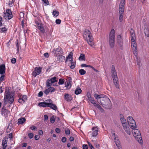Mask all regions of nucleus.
I'll use <instances>...</instances> for the list:
<instances>
[{
	"label": "nucleus",
	"mask_w": 149,
	"mask_h": 149,
	"mask_svg": "<svg viewBox=\"0 0 149 149\" xmlns=\"http://www.w3.org/2000/svg\"><path fill=\"white\" fill-rule=\"evenodd\" d=\"M94 97L97 100L98 102L103 107L108 106L110 104L111 101L105 95H99L97 93H95Z\"/></svg>",
	"instance_id": "obj_1"
},
{
	"label": "nucleus",
	"mask_w": 149,
	"mask_h": 149,
	"mask_svg": "<svg viewBox=\"0 0 149 149\" xmlns=\"http://www.w3.org/2000/svg\"><path fill=\"white\" fill-rule=\"evenodd\" d=\"M112 77L113 79V83L116 88H119V84L117 77V73L116 72L114 65H112L111 67Z\"/></svg>",
	"instance_id": "obj_2"
},
{
	"label": "nucleus",
	"mask_w": 149,
	"mask_h": 149,
	"mask_svg": "<svg viewBox=\"0 0 149 149\" xmlns=\"http://www.w3.org/2000/svg\"><path fill=\"white\" fill-rule=\"evenodd\" d=\"M92 35V34L90 31L88 30H85L84 34V37L86 38L88 43L91 46H92L94 45Z\"/></svg>",
	"instance_id": "obj_3"
},
{
	"label": "nucleus",
	"mask_w": 149,
	"mask_h": 149,
	"mask_svg": "<svg viewBox=\"0 0 149 149\" xmlns=\"http://www.w3.org/2000/svg\"><path fill=\"white\" fill-rule=\"evenodd\" d=\"M132 132L133 136H134L135 139L140 143L141 144L143 143L142 138L141 137V134L140 131L135 128L132 129Z\"/></svg>",
	"instance_id": "obj_4"
},
{
	"label": "nucleus",
	"mask_w": 149,
	"mask_h": 149,
	"mask_svg": "<svg viewBox=\"0 0 149 149\" xmlns=\"http://www.w3.org/2000/svg\"><path fill=\"white\" fill-rule=\"evenodd\" d=\"M109 42L110 47L113 48L115 45V31L113 29L111 30L109 34Z\"/></svg>",
	"instance_id": "obj_5"
},
{
	"label": "nucleus",
	"mask_w": 149,
	"mask_h": 149,
	"mask_svg": "<svg viewBox=\"0 0 149 149\" xmlns=\"http://www.w3.org/2000/svg\"><path fill=\"white\" fill-rule=\"evenodd\" d=\"M6 100L9 101L10 104L12 103L14 101L13 96L10 95L9 90L7 89L5 91L4 95V103L5 104L7 103Z\"/></svg>",
	"instance_id": "obj_6"
},
{
	"label": "nucleus",
	"mask_w": 149,
	"mask_h": 149,
	"mask_svg": "<svg viewBox=\"0 0 149 149\" xmlns=\"http://www.w3.org/2000/svg\"><path fill=\"white\" fill-rule=\"evenodd\" d=\"M127 120L129 125L131 128L133 129L136 126L135 122L132 117L129 116L127 118Z\"/></svg>",
	"instance_id": "obj_7"
},
{
	"label": "nucleus",
	"mask_w": 149,
	"mask_h": 149,
	"mask_svg": "<svg viewBox=\"0 0 149 149\" xmlns=\"http://www.w3.org/2000/svg\"><path fill=\"white\" fill-rule=\"evenodd\" d=\"M52 52L54 56H57L62 54L63 52L62 49L60 47H58L57 48L54 49L52 51Z\"/></svg>",
	"instance_id": "obj_8"
},
{
	"label": "nucleus",
	"mask_w": 149,
	"mask_h": 149,
	"mask_svg": "<svg viewBox=\"0 0 149 149\" xmlns=\"http://www.w3.org/2000/svg\"><path fill=\"white\" fill-rule=\"evenodd\" d=\"M99 128L97 126L93 127L92 128V131H90L88 133L91 134L93 137H95L98 134Z\"/></svg>",
	"instance_id": "obj_9"
},
{
	"label": "nucleus",
	"mask_w": 149,
	"mask_h": 149,
	"mask_svg": "<svg viewBox=\"0 0 149 149\" xmlns=\"http://www.w3.org/2000/svg\"><path fill=\"white\" fill-rule=\"evenodd\" d=\"M56 77H54L51 79H48L46 82V85L47 87H51L52 84L55 82H57Z\"/></svg>",
	"instance_id": "obj_10"
},
{
	"label": "nucleus",
	"mask_w": 149,
	"mask_h": 149,
	"mask_svg": "<svg viewBox=\"0 0 149 149\" xmlns=\"http://www.w3.org/2000/svg\"><path fill=\"white\" fill-rule=\"evenodd\" d=\"M4 17L6 19H10L13 17V15L11 10L10 9L6 10V12L4 13Z\"/></svg>",
	"instance_id": "obj_11"
},
{
	"label": "nucleus",
	"mask_w": 149,
	"mask_h": 149,
	"mask_svg": "<svg viewBox=\"0 0 149 149\" xmlns=\"http://www.w3.org/2000/svg\"><path fill=\"white\" fill-rule=\"evenodd\" d=\"M125 0H121L119 5V14H123Z\"/></svg>",
	"instance_id": "obj_12"
},
{
	"label": "nucleus",
	"mask_w": 149,
	"mask_h": 149,
	"mask_svg": "<svg viewBox=\"0 0 149 149\" xmlns=\"http://www.w3.org/2000/svg\"><path fill=\"white\" fill-rule=\"evenodd\" d=\"M41 68L40 67L38 68L37 67H36L32 73V75L34 77H35L37 75L39 74L41 72Z\"/></svg>",
	"instance_id": "obj_13"
},
{
	"label": "nucleus",
	"mask_w": 149,
	"mask_h": 149,
	"mask_svg": "<svg viewBox=\"0 0 149 149\" xmlns=\"http://www.w3.org/2000/svg\"><path fill=\"white\" fill-rule=\"evenodd\" d=\"M72 78L71 77L68 78L65 82V86L67 88H70L71 86Z\"/></svg>",
	"instance_id": "obj_14"
},
{
	"label": "nucleus",
	"mask_w": 149,
	"mask_h": 149,
	"mask_svg": "<svg viewBox=\"0 0 149 149\" xmlns=\"http://www.w3.org/2000/svg\"><path fill=\"white\" fill-rule=\"evenodd\" d=\"M117 43L118 45L120 47L123 46V39L121 36L118 35L117 36Z\"/></svg>",
	"instance_id": "obj_15"
},
{
	"label": "nucleus",
	"mask_w": 149,
	"mask_h": 149,
	"mask_svg": "<svg viewBox=\"0 0 149 149\" xmlns=\"http://www.w3.org/2000/svg\"><path fill=\"white\" fill-rule=\"evenodd\" d=\"M55 89L53 87H50L48 88L45 90L44 91V93L46 95H47L49 94L50 92H54L55 91Z\"/></svg>",
	"instance_id": "obj_16"
},
{
	"label": "nucleus",
	"mask_w": 149,
	"mask_h": 149,
	"mask_svg": "<svg viewBox=\"0 0 149 149\" xmlns=\"http://www.w3.org/2000/svg\"><path fill=\"white\" fill-rule=\"evenodd\" d=\"M131 40L132 42H134L135 41V35L134 33V31L132 29H131L130 31Z\"/></svg>",
	"instance_id": "obj_17"
},
{
	"label": "nucleus",
	"mask_w": 149,
	"mask_h": 149,
	"mask_svg": "<svg viewBox=\"0 0 149 149\" xmlns=\"http://www.w3.org/2000/svg\"><path fill=\"white\" fill-rule=\"evenodd\" d=\"M36 23L38 28L40 30L42 33H44L45 32V30L43 25L42 24L39 23L38 22H37Z\"/></svg>",
	"instance_id": "obj_18"
},
{
	"label": "nucleus",
	"mask_w": 149,
	"mask_h": 149,
	"mask_svg": "<svg viewBox=\"0 0 149 149\" xmlns=\"http://www.w3.org/2000/svg\"><path fill=\"white\" fill-rule=\"evenodd\" d=\"M27 99V97L26 95H23L22 97H21L18 100V102L21 103H24Z\"/></svg>",
	"instance_id": "obj_19"
},
{
	"label": "nucleus",
	"mask_w": 149,
	"mask_h": 149,
	"mask_svg": "<svg viewBox=\"0 0 149 149\" xmlns=\"http://www.w3.org/2000/svg\"><path fill=\"white\" fill-rule=\"evenodd\" d=\"M8 138L3 139L2 142V145L3 146V149H6V146H7V140Z\"/></svg>",
	"instance_id": "obj_20"
},
{
	"label": "nucleus",
	"mask_w": 149,
	"mask_h": 149,
	"mask_svg": "<svg viewBox=\"0 0 149 149\" xmlns=\"http://www.w3.org/2000/svg\"><path fill=\"white\" fill-rule=\"evenodd\" d=\"M5 66L4 65L2 64L0 66V74H4L5 73Z\"/></svg>",
	"instance_id": "obj_21"
},
{
	"label": "nucleus",
	"mask_w": 149,
	"mask_h": 149,
	"mask_svg": "<svg viewBox=\"0 0 149 149\" xmlns=\"http://www.w3.org/2000/svg\"><path fill=\"white\" fill-rule=\"evenodd\" d=\"M26 120L24 118H21L18 119L17 124L18 125L22 124L26 121Z\"/></svg>",
	"instance_id": "obj_22"
},
{
	"label": "nucleus",
	"mask_w": 149,
	"mask_h": 149,
	"mask_svg": "<svg viewBox=\"0 0 149 149\" xmlns=\"http://www.w3.org/2000/svg\"><path fill=\"white\" fill-rule=\"evenodd\" d=\"M65 99L67 101H71L72 100L71 95L68 93H66L65 94Z\"/></svg>",
	"instance_id": "obj_23"
},
{
	"label": "nucleus",
	"mask_w": 149,
	"mask_h": 149,
	"mask_svg": "<svg viewBox=\"0 0 149 149\" xmlns=\"http://www.w3.org/2000/svg\"><path fill=\"white\" fill-rule=\"evenodd\" d=\"M88 100L91 103L93 104L94 105L96 104V102L94 100L93 98L90 95H88Z\"/></svg>",
	"instance_id": "obj_24"
},
{
	"label": "nucleus",
	"mask_w": 149,
	"mask_h": 149,
	"mask_svg": "<svg viewBox=\"0 0 149 149\" xmlns=\"http://www.w3.org/2000/svg\"><path fill=\"white\" fill-rule=\"evenodd\" d=\"M48 107H50L51 109L55 111L57 109V107L56 106V105L53 104L52 103L49 106L48 105Z\"/></svg>",
	"instance_id": "obj_25"
},
{
	"label": "nucleus",
	"mask_w": 149,
	"mask_h": 149,
	"mask_svg": "<svg viewBox=\"0 0 149 149\" xmlns=\"http://www.w3.org/2000/svg\"><path fill=\"white\" fill-rule=\"evenodd\" d=\"M38 105L40 107H47L49 104H47L45 102H41L38 104Z\"/></svg>",
	"instance_id": "obj_26"
},
{
	"label": "nucleus",
	"mask_w": 149,
	"mask_h": 149,
	"mask_svg": "<svg viewBox=\"0 0 149 149\" xmlns=\"http://www.w3.org/2000/svg\"><path fill=\"white\" fill-rule=\"evenodd\" d=\"M115 143L118 149H122L119 140L115 141Z\"/></svg>",
	"instance_id": "obj_27"
},
{
	"label": "nucleus",
	"mask_w": 149,
	"mask_h": 149,
	"mask_svg": "<svg viewBox=\"0 0 149 149\" xmlns=\"http://www.w3.org/2000/svg\"><path fill=\"white\" fill-rule=\"evenodd\" d=\"M82 92V90L79 87L76 88L75 91V93L76 95H78L80 94Z\"/></svg>",
	"instance_id": "obj_28"
},
{
	"label": "nucleus",
	"mask_w": 149,
	"mask_h": 149,
	"mask_svg": "<svg viewBox=\"0 0 149 149\" xmlns=\"http://www.w3.org/2000/svg\"><path fill=\"white\" fill-rule=\"evenodd\" d=\"M144 33L146 36L147 37H149V29L148 28L144 29Z\"/></svg>",
	"instance_id": "obj_29"
},
{
	"label": "nucleus",
	"mask_w": 149,
	"mask_h": 149,
	"mask_svg": "<svg viewBox=\"0 0 149 149\" xmlns=\"http://www.w3.org/2000/svg\"><path fill=\"white\" fill-rule=\"evenodd\" d=\"M7 31V29L5 27L0 28V33H6Z\"/></svg>",
	"instance_id": "obj_30"
},
{
	"label": "nucleus",
	"mask_w": 149,
	"mask_h": 149,
	"mask_svg": "<svg viewBox=\"0 0 149 149\" xmlns=\"http://www.w3.org/2000/svg\"><path fill=\"white\" fill-rule=\"evenodd\" d=\"M72 54H70L68 55V56L66 57V60L65 61V62H67V61L68 60H69V61H72L73 60H72Z\"/></svg>",
	"instance_id": "obj_31"
},
{
	"label": "nucleus",
	"mask_w": 149,
	"mask_h": 149,
	"mask_svg": "<svg viewBox=\"0 0 149 149\" xmlns=\"http://www.w3.org/2000/svg\"><path fill=\"white\" fill-rule=\"evenodd\" d=\"M124 129L125 130V132L129 135L131 134V131L130 128L127 126V127H125Z\"/></svg>",
	"instance_id": "obj_32"
},
{
	"label": "nucleus",
	"mask_w": 149,
	"mask_h": 149,
	"mask_svg": "<svg viewBox=\"0 0 149 149\" xmlns=\"http://www.w3.org/2000/svg\"><path fill=\"white\" fill-rule=\"evenodd\" d=\"M58 60L60 61H62L64 60L65 56H63L61 55L59 56H58Z\"/></svg>",
	"instance_id": "obj_33"
},
{
	"label": "nucleus",
	"mask_w": 149,
	"mask_h": 149,
	"mask_svg": "<svg viewBox=\"0 0 149 149\" xmlns=\"http://www.w3.org/2000/svg\"><path fill=\"white\" fill-rule=\"evenodd\" d=\"M79 60H85V56L84 54H81L79 58Z\"/></svg>",
	"instance_id": "obj_34"
},
{
	"label": "nucleus",
	"mask_w": 149,
	"mask_h": 149,
	"mask_svg": "<svg viewBox=\"0 0 149 149\" xmlns=\"http://www.w3.org/2000/svg\"><path fill=\"white\" fill-rule=\"evenodd\" d=\"M94 106L97 107V108L99 109L102 112L104 110L99 104L96 103V104L94 105Z\"/></svg>",
	"instance_id": "obj_35"
},
{
	"label": "nucleus",
	"mask_w": 149,
	"mask_h": 149,
	"mask_svg": "<svg viewBox=\"0 0 149 149\" xmlns=\"http://www.w3.org/2000/svg\"><path fill=\"white\" fill-rule=\"evenodd\" d=\"M79 72L81 75H83L86 73V71L83 69H80L79 71Z\"/></svg>",
	"instance_id": "obj_36"
},
{
	"label": "nucleus",
	"mask_w": 149,
	"mask_h": 149,
	"mask_svg": "<svg viewBox=\"0 0 149 149\" xmlns=\"http://www.w3.org/2000/svg\"><path fill=\"white\" fill-rule=\"evenodd\" d=\"M131 45L133 49L135 48H137V45L135 41H134V42H131Z\"/></svg>",
	"instance_id": "obj_37"
},
{
	"label": "nucleus",
	"mask_w": 149,
	"mask_h": 149,
	"mask_svg": "<svg viewBox=\"0 0 149 149\" xmlns=\"http://www.w3.org/2000/svg\"><path fill=\"white\" fill-rule=\"evenodd\" d=\"M70 62L71 64V65L70 66V68L72 69L74 68L75 67V63L73 62V60L72 61H70Z\"/></svg>",
	"instance_id": "obj_38"
},
{
	"label": "nucleus",
	"mask_w": 149,
	"mask_h": 149,
	"mask_svg": "<svg viewBox=\"0 0 149 149\" xmlns=\"http://www.w3.org/2000/svg\"><path fill=\"white\" fill-rule=\"evenodd\" d=\"M45 102L47 103V104H49V106L52 103H53V101L51 99H49L45 100Z\"/></svg>",
	"instance_id": "obj_39"
},
{
	"label": "nucleus",
	"mask_w": 149,
	"mask_h": 149,
	"mask_svg": "<svg viewBox=\"0 0 149 149\" xmlns=\"http://www.w3.org/2000/svg\"><path fill=\"white\" fill-rule=\"evenodd\" d=\"M59 12L56 10L53 11V15L57 17L58 15Z\"/></svg>",
	"instance_id": "obj_40"
},
{
	"label": "nucleus",
	"mask_w": 149,
	"mask_h": 149,
	"mask_svg": "<svg viewBox=\"0 0 149 149\" xmlns=\"http://www.w3.org/2000/svg\"><path fill=\"white\" fill-rule=\"evenodd\" d=\"M123 14H119V20L120 22L122 21L123 20Z\"/></svg>",
	"instance_id": "obj_41"
},
{
	"label": "nucleus",
	"mask_w": 149,
	"mask_h": 149,
	"mask_svg": "<svg viewBox=\"0 0 149 149\" xmlns=\"http://www.w3.org/2000/svg\"><path fill=\"white\" fill-rule=\"evenodd\" d=\"M65 81V80L64 79H59V81L58 83V84H64Z\"/></svg>",
	"instance_id": "obj_42"
},
{
	"label": "nucleus",
	"mask_w": 149,
	"mask_h": 149,
	"mask_svg": "<svg viewBox=\"0 0 149 149\" xmlns=\"http://www.w3.org/2000/svg\"><path fill=\"white\" fill-rule=\"evenodd\" d=\"M55 120L54 116H52L50 118V121L51 123H54Z\"/></svg>",
	"instance_id": "obj_43"
},
{
	"label": "nucleus",
	"mask_w": 149,
	"mask_h": 149,
	"mask_svg": "<svg viewBox=\"0 0 149 149\" xmlns=\"http://www.w3.org/2000/svg\"><path fill=\"white\" fill-rule=\"evenodd\" d=\"M134 50L133 52L134 53V55L135 56H137V48H135L134 49H133Z\"/></svg>",
	"instance_id": "obj_44"
},
{
	"label": "nucleus",
	"mask_w": 149,
	"mask_h": 149,
	"mask_svg": "<svg viewBox=\"0 0 149 149\" xmlns=\"http://www.w3.org/2000/svg\"><path fill=\"white\" fill-rule=\"evenodd\" d=\"M42 1L45 4V6L49 5V3L48 0H42Z\"/></svg>",
	"instance_id": "obj_45"
},
{
	"label": "nucleus",
	"mask_w": 149,
	"mask_h": 149,
	"mask_svg": "<svg viewBox=\"0 0 149 149\" xmlns=\"http://www.w3.org/2000/svg\"><path fill=\"white\" fill-rule=\"evenodd\" d=\"M33 134L32 133H30L28 134V136L30 139H32L33 137Z\"/></svg>",
	"instance_id": "obj_46"
},
{
	"label": "nucleus",
	"mask_w": 149,
	"mask_h": 149,
	"mask_svg": "<svg viewBox=\"0 0 149 149\" xmlns=\"http://www.w3.org/2000/svg\"><path fill=\"white\" fill-rule=\"evenodd\" d=\"M61 20L59 19H57L56 20V23L57 24H61Z\"/></svg>",
	"instance_id": "obj_47"
},
{
	"label": "nucleus",
	"mask_w": 149,
	"mask_h": 149,
	"mask_svg": "<svg viewBox=\"0 0 149 149\" xmlns=\"http://www.w3.org/2000/svg\"><path fill=\"white\" fill-rule=\"evenodd\" d=\"M11 62L13 64H15L16 62V59L15 58H12L11 60Z\"/></svg>",
	"instance_id": "obj_48"
},
{
	"label": "nucleus",
	"mask_w": 149,
	"mask_h": 149,
	"mask_svg": "<svg viewBox=\"0 0 149 149\" xmlns=\"http://www.w3.org/2000/svg\"><path fill=\"white\" fill-rule=\"evenodd\" d=\"M65 133L66 135H69L70 134V131L68 129H66L65 130Z\"/></svg>",
	"instance_id": "obj_49"
},
{
	"label": "nucleus",
	"mask_w": 149,
	"mask_h": 149,
	"mask_svg": "<svg viewBox=\"0 0 149 149\" xmlns=\"http://www.w3.org/2000/svg\"><path fill=\"white\" fill-rule=\"evenodd\" d=\"M1 76V77H0V81H3L4 80V78L5 77V75H2Z\"/></svg>",
	"instance_id": "obj_50"
},
{
	"label": "nucleus",
	"mask_w": 149,
	"mask_h": 149,
	"mask_svg": "<svg viewBox=\"0 0 149 149\" xmlns=\"http://www.w3.org/2000/svg\"><path fill=\"white\" fill-rule=\"evenodd\" d=\"M67 139L65 137H63L62 138L61 141L63 143H65Z\"/></svg>",
	"instance_id": "obj_51"
},
{
	"label": "nucleus",
	"mask_w": 149,
	"mask_h": 149,
	"mask_svg": "<svg viewBox=\"0 0 149 149\" xmlns=\"http://www.w3.org/2000/svg\"><path fill=\"white\" fill-rule=\"evenodd\" d=\"M43 94V93L42 92L40 91L38 94V96L39 97H41L42 96Z\"/></svg>",
	"instance_id": "obj_52"
},
{
	"label": "nucleus",
	"mask_w": 149,
	"mask_h": 149,
	"mask_svg": "<svg viewBox=\"0 0 149 149\" xmlns=\"http://www.w3.org/2000/svg\"><path fill=\"white\" fill-rule=\"evenodd\" d=\"M120 120H121V121L122 123H123V122L125 123L126 122V120L124 118H120Z\"/></svg>",
	"instance_id": "obj_53"
},
{
	"label": "nucleus",
	"mask_w": 149,
	"mask_h": 149,
	"mask_svg": "<svg viewBox=\"0 0 149 149\" xmlns=\"http://www.w3.org/2000/svg\"><path fill=\"white\" fill-rule=\"evenodd\" d=\"M81 66L82 67H88L89 66V65H87L86 64H81Z\"/></svg>",
	"instance_id": "obj_54"
},
{
	"label": "nucleus",
	"mask_w": 149,
	"mask_h": 149,
	"mask_svg": "<svg viewBox=\"0 0 149 149\" xmlns=\"http://www.w3.org/2000/svg\"><path fill=\"white\" fill-rule=\"evenodd\" d=\"M122 124L123 126V129L125 128V127H127L126 126V122L125 123L123 122V123H122Z\"/></svg>",
	"instance_id": "obj_55"
},
{
	"label": "nucleus",
	"mask_w": 149,
	"mask_h": 149,
	"mask_svg": "<svg viewBox=\"0 0 149 149\" xmlns=\"http://www.w3.org/2000/svg\"><path fill=\"white\" fill-rule=\"evenodd\" d=\"M37 128L36 127L34 126H32L31 127H30V129L32 130H34L36 129Z\"/></svg>",
	"instance_id": "obj_56"
},
{
	"label": "nucleus",
	"mask_w": 149,
	"mask_h": 149,
	"mask_svg": "<svg viewBox=\"0 0 149 149\" xmlns=\"http://www.w3.org/2000/svg\"><path fill=\"white\" fill-rule=\"evenodd\" d=\"M83 149H88V146L87 145H83Z\"/></svg>",
	"instance_id": "obj_57"
},
{
	"label": "nucleus",
	"mask_w": 149,
	"mask_h": 149,
	"mask_svg": "<svg viewBox=\"0 0 149 149\" xmlns=\"http://www.w3.org/2000/svg\"><path fill=\"white\" fill-rule=\"evenodd\" d=\"M44 55L45 57L48 58L49 56V54L47 52L45 53L44 54Z\"/></svg>",
	"instance_id": "obj_58"
},
{
	"label": "nucleus",
	"mask_w": 149,
	"mask_h": 149,
	"mask_svg": "<svg viewBox=\"0 0 149 149\" xmlns=\"http://www.w3.org/2000/svg\"><path fill=\"white\" fill-rule=\"evenodd\" d=\"M88 144L89 147L91 149L92 148H93L94 147L90 142L88 143Z\"/></svg>",
	"instance_id": "obj_59"
},
{
	"label": "nucleus",
	"mask_w": 149,
	"mask_h": 149,
	"mask_svg": "<svg viewBox=\"0 0 149 149\" xmlns=\"http://www.w3.org/2000/svg\"><path fill=\"white\" fill-rule=\"evenodd\" d=\"M34 138H35V139L36 140H38L40 138V137L38 135H36V136H35Z\"/></svg>",
	"instance_id": "obj_60"
},
{
	"label": "nucleus",
	"mask_w": 149,
	"mask_h": 149,
	"mask_svg": "<svg viewBox=\"0 0 149 149\" xmlns=\"http://www.w3.org/2000/svg\"><path fill=\"white\" fill-rule=\"evenodd\" d=\"M8 138L11 139L13 138V134L12 133H10L8 135Z\"/></svg>",
	"instance_id": "obj_61"
},
{
	"label": "nucleus",
	"mask_w": 149,
	"mask_h": 149,
	"mask_svg": "<svg viewBox=\"0 0 149 149\" xmlns=\"http://www.w3.org/2000/svg\"><path fill=\"white\" fill-rule=\"evenodd\" d=\"M38 133L40 135H42L43 134V131L42 130H40L39 131Z\"/></svg>",
	"instance_id": "obj_62"
},
{
	"label": "nucleus",
	"mask_w": 149,
	"mask_h": 149,
	"mask_svg": "<svg viewBox=\"0 0 149 149\" xmlns=\"http://www.w3.org/2000/svg\"><path fill=\"white\" fill-rule=\"evenodd\" d=\"M48 119V116L47 115H44L45 120H47Z\"/></svg>",
	"instance_id": "obj_63"
},
{
	"label": "nucleus",
	"mask_w": 149,
	"mask_h": 149,
	"mask_svg": "<svg viewBox=\"0 0 149 149\" xmlns=\"http://www.w3.org/2000/svg\"><path fill=\"white\" fill-rule=\"evenodd\" d=\"M118 140H119L118 136H116V137H114V141Z\"/></svg>",
	"instance_id": "obj_64"
}]
</instances>
